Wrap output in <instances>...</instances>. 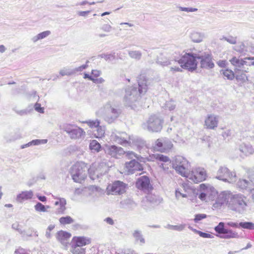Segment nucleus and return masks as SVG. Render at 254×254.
Instances as JSON below:
<instances>
[{
    "instance_id": "obj_1",
    "label": "nucleus",
    "mask_w": 254,
    "mask_h": 254,
    "mask_svg": "<svg viewBox=\"0 0 254 254\" xmlns=\"http://www.w3.org/2000/svg\"><path fill=\"white\" fill-rule=\"evenodd\" d=\"M138 78V88L134 86L127 87L123 100L125 106L133 110H135L138 106H141L139 101V97L147 89L146 79L142 75Z\"/></svg>"
},
{
    "instance_id": "obj_2",
    "label": "nucleus",
    "mask_w": 254,
    "mask_h": 254,
    "mask_svg": "<svg viewBox=\"0 0 254 254\" xmlns=\"http://www.w3.org/2000/svg\"><path fill=\"white\" fill-rule=\"evenodd\" d=\"M249 200L241 193L233 194L228 202V208L237 214H243L248 210Z\"/></svg>"
},
{
    "instance_id": "obj_3",
    "label": "nucleus",
    "mask_w": 254,
    "mask_h": 254,
    "mask_svg": "<svg viewBox=\"0 0 254 254\" xmlns=\"http://www.w3.org/2000/svg\"><path fill=\"white\" fill-rule=\"evenodd\" d=\"M227 226L232 228H240L239 223L234 222H228L226 223L220 222L214 227L215 231L218 234L216 236L220 238L228 239H238L240 236L237 232L232 229L227 228Z\"/></svg>"
},
{
    "instance_id": "obj_4",
    "label": "nucleus",
    "mask_w": 254,
    "mask_h": 254,
    "mask_svg": "<svg viewBox=\"0 0 254 254\" xmlns=\"http://www.w3.org/2000/svg\"><path fill=\"white\" fill-rule=\"evenodd\" d=\"M197 54L192 52L185 53L179 59H175L174 61L180 64L182 68L192 72L197 67Z\"/></svg>"
},
{
    "instance_id": "obj_5",
    "label": "nucleus",
    "mask_w": 254,
    "mask_h": 254,
    "mask_svg": "<svg viewBox=\"0 0 254 254\" xmlns=\"http://www.w3.org/2000/svg\"><path fill=\"white\" fill-rule=\"evenodd\" d=\"M87 167L83 162H77L70 169V175L74 182L81 183L87 177Z\"/></svg>"
},
{
    "instance_id": "obj_6",
    "label": "nucleus",
    "mask_w": 254,
    "mask_h": 254,
    "mask_svg": "<svg viewBox=\"0 0 254 254\" xmlns=\"http://www.w3.org/2000/svg\"><path fill=\"white\" fill-rule=\"evenodd\" d=\"M210 190L212 194L215 195L217 194V197L215 202L212 205L213 209H221L225 204L228 207V202L231 199L232 193L229 191H223L218 194L216 190L213 188H210Z\"/></svg>"
},
{
    "instance_id": "obj_7",
    "label": "nucleus",
    "mask_w": 254,
    "mask_h": 254,
    "mask_svg": "<svg viewBox=\"0 0 254 254\" xmlns=\"http://www.w3.org/2000/svg\"><path fill=\"white\" fill-rule=\"evenodd\" d=\"M172 165L173 168L178 174L186 177L190 171V164L185 157L180 155L175 156Z\"/></svg>"
},
{
    "instance_id": "obj_8",
    "label": "nucleus",
    "mask_w": 254,
    "mask_h": 254,
    "mask_svg": "<svg viewBox=\"0 0 254 254\" xmlns=\"http://www.w3.org/2000/svg\"><path fill=\"white\" fill-rule=\"evenodd\" d=\"M163 120L157 115H153L149 117L146 122L142 125L143 129L150 132H159L163 127Z\"/></svg>"
},
{
    "instance_id": "obj_9",
    "label": "nucleus",
    "mask_w": 254,
    "mask_h": 254,
    "mask_svg": "<svg viewBox=\"0 0 254 254\" xmlns=\"http://www.w3.org/2000/svg\"><path fill=\"white\" fill-rule=\"evenodd\" d=\"M106 114L104 116V120L109 124L114 122L121 114L122 111L112 106L110 104H107L105 106Z\"/></svg>"
},
{
    "instance_id": "obj_10",
    "label": "nucleus",
    "mask_w": 254,
    "mask_h": 254,
    "mask_svg": "<svg viewBox=\"0 0 254 254\" xmlns=\"http://www.w3.org/2000/svg\"><path fill=\"white\" fill-rule=\"evenodd\" d=\"M63 128L71 139L80 138L85 134V132L81 128L74 125H64Z\"/></svg>"
},
{
    "instance_id": "obj_11",
    "label": "nucleus",
    "mask_w": 254,
    "mask_h": 254,
    "mask_svg": "<svg viewBox=\"0 0 254 254\" xmlns=\"http://www.w3.org/2000/svg\"><path fill=\"white\" fill-rule=\"evenodd\" d=\"M236 173L234 172H231L228 168L225 166H221L217 171L216 178L222 180L223 182H232L235 180Z\"/></svg>"
},
{
    "instance_id": "obj_12",
    "label": "nucleus",
    "mask_w": 254,
    "mask_h": 254,
    "mask_svg": "<svg viewBox=\"0 0 254 254\" xmlns=\"http://www.w3.org/2000/svg\"><path fill=\"white\" fill-rule=\"evenodd\" d=\"M197 60H199L201 68L210 69L214 67L213 57L211 54L207 53L197 54Z\"/></svg>"
},
{
    "instance_id": "obj_13",
    "label": "nucleus",
    "mask_w": 254,
    "mask_h": 254,
    "mask_svg": "<svg viewBox=\"0 0 254 254\" xmlns=\"http://www.w3.org/2000/svg\"><path fill=\"white\" fill-rule=\"evenodd\" d=\"M237 187L240 190L251 192L254 188V172L249 174L247 179H240L237 183Z\"/></svg>"
},
{
    "instance_id": "obj_14",
    "label": "nucleus",
    "mask_w": 254,
    "mask_h": 254,
    "mask_svg": "<svg viewBox=\"0 0 254 254\" xmlns=\"http://www.w3.org/2000/svg\"><path fill=\"white\" fill-rule=\"evenodd\" d=\"M231 64H233L236 68H240V70L245 71V65H254V57L253 58H246L244 60L239 59L234 57L230 60Z\"/></svg>"
},
{
    "instance_id": "obj_15",
    "label": "nucleus",
    "mask_w": 254,
    "mask_h": 254,
    "mask_svg": "<svg viewBox=\"0 0 254 254\" xmlns=\"http://www.w3.org/2000/svg\"><path fill=\"white\" fill-rule=\"evenodd\" d=\"M206 174L204 169H196L191 171H189L186 178L195 183H198L206 179Z\"/></svg>"
},
{
    "instance_id": "obj_16",
    "label": "nucleus",
    "mask_w": 254,
    "mask_h": 254,
    "mask_svg": "<svg viewBox=\"0 0 254 254\" xmlns=\"http://www.w3.org/2000/svg\"><path fill=\"white\" fill-rule=\"evenodd\" d=\"M127 185L120 181H116L107 187L108 191L113 194H122L125 192Z\"/></svg>"
},
{
    "instance_id": "obj_17",
    "label": "nucleus",
    "mask_w": 254,
    "mask_h": 254,
    "mask_svg": "<svg viewBox=\"0 0 254 254\" xmlns=\"http://www.w3.org/2000/svg\"><path fill=\"white\" fill-rule=\"evenodd\" d=\"M136 188L146 192H149L153 189L148 177L143 176L139 178L136 183Z\"/></svg>"
},
{
    "instance_id": "obj_18",
    "label": "nucleus",
    "mask_w": 254,
    "mask_h": 254,
    "mask_svg": "<svg viewBox=\"0 0 254 254\" xmlns=\"http://www.w3.org/2000/svg\"><path fill=\"white\" fill-rule=\"evenodd\" d=\"M125 165L127 174H132L136 171H141L143 170V167L141 164L135 159H132L129 162H126Z\"/></svg>"
},
{
    "instance_id": "obj_19",
    "label": "nucleus",
    "mask_w": 254,
    "mask_h": 254,
    "mask_svg": "<svg viewBox=\"0 0 254 254\" xmlns=\"http://www.w3.org/2000/svg\"><path fill=\"white\" fill-rule=\"evenodd\" d=\"M103 150L105 153L113 157H117L118 154L121 153L122 148L115 145L105 144L103 146Z\"/></svg>"
},
{
    "instance_id": "obj_20",
    "label": "nucleus",
    "mask_w": 254,
    "mask_h": 254,
    "mask_svg": "<svg viewBox=\"0 0 254 254\" xmlns=\"http://www.w3.org/2000/svg\"><path fill=\"white\" fill-rule=\"evenodd\" d=\"M91 243V239L84 236L73 237L70 245H76V246L82 247L87 245Z\"/></svg>"
},
{
    "instance_id": "obj_21",
    "label": "nucleus",
    "mask_w": 254,
    "mask_h": 254,
    "mask_svg": "<svg viewBox=\"0 0 254 254\" xmlns=\"http://www.w3.org/2000/svg\"><path fill=\"white\" fill-rule=\"evenodd\" d=\"M173 61L167 55L161 54L157 58L156 63L162 66H166L172 64V62Z\"/></svg>"
},
{
    "instance_id": "obj_22",
    "label": "nucleus",
    "mask_w": 254,
    "mask_h": 254,
    "mask_svg": "<svg viewBox=\"0 0 254 254\" xmlns=\"http://www.w3.org/2000/svg\"><path fill=\"white\" fill-rule=\"evenodd\" d=\"M239 150L245 156H248L254 153V148L250 143H242L239 146Z\"/></svg>"
},
{
    "instance_id": "obj_23",
    "label": "nucleus",
    "mask_w": 254,
    "mask_h": 254,
    "mask_svg": "<svg viewBox=\"0 0 254 254\" xmlns=\"http://www.w3.org/2000/svg\"><path fill=\"white\" fill-rule=\"evenodd\" d=\"M218 120L217 118L213 115H208L205 121V126L207 128L214 129L217 127Z\"/></svg>"
},
{
    "instance_id": "obj_24",
    "label": "nucleus",
    "mask_w": 254,
    "mask_h": 254,
    "mask_svg": "<svg viewBox=\"0 0 254 254\" xmlns=\"http://www.w3.org/2000/svg\"><path fill=\"white\" fill-rule=\"evenodd\" d=\"M84 189L85 191L88 192V195L93 197H98L103 192V190L96 186H90Z\"/></svg>"
},
{
    "instance_id": "obj_25",
    "label": "nucleus",
    "mask_w": 254,
    "mask_h": 254,
    "mask_svg": "<svg viewBox=\"0 0 254 254\" xmlns=\"http://www.w3.org/2000/svg\"><path fill=\"white\" fill-rule=\"evenodd\" d=\"M66 204V200L64 198H59V201L55 203V205H59L60 207L57 208L56 213L57 214H64L66 210L65 205Z\"/></svg>"
},
{
    "instance_id": "obj_26",
    "label": "nucleus",
    "mask_w": 254,
    "mask_h": 254,
    "mask_svg": "<svg viewBox=\"0 0 254 254\" xmlns=\"http://www.w3.org/2000/svg\"><path fill=\"white\" fill-rule=\"evenodd\" d=\"M71 236L70 233L61 230L57 233V238L61 243L64 244L66 243V241Z\"/></svg>"
},
{
    "instance_id": "obj_27",
    "label": "nucleus",
    "mask_w": 254,
    "mask_h": 254,
    "mask_svg": "<svg viewBox=\"0 0 254 254\" xmlns=\"http://www.w3.org/2000/svg\"><path fill=\"white\" fill-rule=\"evenodd\" d=\"M33 196L32 190L24 191L17 195V200L21 201L24 200L31 199Z\"/></svg>"
},
{
    "instance_id": "obj_28",
    "label": "nucleus",
    "mask_w": 254,
    "mask_h": 254,
    "mask_svg": "<svg viewBox=\"0 0 254 254\" xmlns=\"http://www.w3.org/2000/svg\"><path fill=\"white\" fill-rule=\"evenodd\" d=\"M132 236L137 242H139L140 245H143L145 244V241L143 237L141 232L139 230H134L132 233Z\"/></svg>"
},
{
    "instance_id": "obj_29",
    "label": "nucleus",
    "mask_w": 254,
    "mask_h": 254,
    "mask_svg": "<svg viewBox=\"0 0 254 254\" xmlns=\"http://www.w3.org/2000/svg\"><path fill=\"white\" fill-rule=\"evenodd\" d=\"M89 148L93 152H99L100 151L103 150L100 144L96 140H92L91 141L89 144Z\"/></svg>"
},
{
    "instance_id": "obj_30",
    "label": "nucleus",
    "mask_w": 254,
    "mask_h": 254,
    "mask_svg": "<svg viewBox=\"0 0 254 254\" xmlns=\"http://www.w3.org/2000/svg\"><path fill=\"white\" fill-rule=\"evenodd\" d=\"M47 139H34L31 141L21 146V148H25L32 145H38L39 144H44L47 143Z\"/></svg>"
},
{
    "instance_id": "obj_31",
    "label": "nucleus",
    "mask_w": 254,
    "mask_h": 254,
    "mask_svg": "<svg viewBox=\"0 0 254 254\" xmlns=\"http://www.w3.org/2000/svg\"><path fill=\"white\" fill-rule=\"evenodd\" d=\"M190 37L193 42L199 43L202 41L203 36L199 32L194 31L191 33Z\"/></svg>"
},
{
    "instance_id": "obj_32",
    "label": "nucleus",
    "mask_w": 254,
    "mask_h": 254,
    "mask_svg": "<svg viewBox=\"0 0 254 254\" xmlns=\"http://www.w3.org/2000/svg\"><path fill=\"white\" fill-rule=\"evenodd\" d=\"M51 31L49 30L43 31L33 37L31 40L34 43H35L39 40L44 39L48 37L51 34Z\"/></svg>"
},
{
    "instance_id": "obj_33",
    "label": "nucleus",
    "mask_w": 254,
    "mask_h": 254,
    "mask_svg": "<svg viewBox=\"0 0 254 254\" xmlns=\"http://www.w3.org/2000/svg\"><path fill=\"white\" fill-rule=\"evenodd\" d=\"M164 138H158L153 146L154 149L161 152H163Z\"/></svg>"
},
{
    "instance_id": "obj_34",
    "label": "nucleus",
    "mask_w": 254,
    "mask_h": 254,
    "mask_svg": "<svg viewBox=\"0 0 254 254\" xmlns=\"http://www.w3.org/2000/svg\"><path fill=\"white\" fill-rule=\"evenodd\" d=\"M200 188L201 190H202L204 191L201 192L198 194V197L201 200H205L206 198V196L207 195V193L208 192V189L203 184H202L200 185Z\"/></svg>"
},
{
    "instance_id": "obj_35",
    "label": "nucleus",
    "mask_w": 254,
    "mask_h": 254,
    "mask_svg": "<svg viewBox=\"0 0 254 254\" xmlns=\"http://www.w3.org/2000/svg\"><path fill=\"white\" fill-rule=\"evenodd\" d=\"M71 245L70 251L72 254H85V249L82 247L76 246V245Z\"/></svg>"
},
{
    "instance_id": "obj_36",
    "label": "nucleus",
    "mask_w": 254,
    "mask_h": 254,
    "mask_svg": "<svg viewBox=\"0 0 254 254\" xmlns=\"http://www.w3.org/2000/svg\"><path fill=\"white\" fill-rule=\"evenodd\" d=\"M146 198L148 201L155 204H159L162 200V198L153 194H148Z\"/></svg>"
},
{
    "instance_id": "obj_37",
    "label": "nucleus",
    "mask_w": 254,
    "mask_h": 254,
    "mask_svg": "<svg viewBox=\"0 0 254 254\" xmlns=\"http://www.w3.org/2000/svg\"><path fill=\"white\" fill-rule=\"evenodd\" d=\"M186 225L185 224H182L179 225H172L168 224L165 227L167 229L173 230L177 231H182L186 227Z\"/></svg>"
},
{
    "instance_id": "obj_38",
    "label": "nucleus",
    "mask_w": 254,
    "mask_h": 254,
    "mask_svg": "<svg viewBox=\"0 0 254 254\" xmlns=\"http://www.w3.org/2000/svg\"><path fill=\"white\" fill-rule=\"evenodd\" d=\"M99 57L103 58L106 61H112L116 59V55L115 52L111 53L102 54L99 55Z\"/></svg>"
},
{
    "instance_id": "obj_39",
    "label": "nucleus",
    "mask_w": 254,
    "mask_h": 254,
    "mask_svg": "<svg viewBox=\"0 0 254 254\" xmlns=\"http://www.w3.org/2000/svg\"><path fill=\"white\" fill-rule=\"evenodd\" d=\"M128 54L131 58L136 60H139L142 56V53L139 51H128Z\"/></svg>"
},
{
    "instance_id": "obj_40",
    "label": "nucleus",
    "mask_w": 254,
    "mask_h": 254,
    "mask_svg": "<svg viewBox=\"0 0 254 254\" xmlns=\"http://www.w3.org/2000/svg\"><path fill=\"white\" fill-rule=\"evenodd\" d=\"M240 227L248 230H254V223L252 222H241L239 223Z\"/></svg>"
},
{
    "instance_id": "obj_41",
    "label": "nucleus",
    "mask_w": 254,
    "mask_h": 254,
    "mask_svg": "<svg viewBox=\"0 0 254 254\" xmlns=\"http://www.w3.org/2000/svg\"><path fill=\"white\" fill-rule=\"evenodd\" d=\"M59 222L61 224L66 225L71 224L74 222V220L69 216L62 217L59 219Z\"/></svg>"
},
{
    "instance_id": "obj_42",
    "label": "nucleus",
    "mask_w": 254,
    "mask_h": 254,
    "mask_svg": "<svg viewBox=\"0 0 254 254\" xmlns=\"http://www.w3.org/2000/svg\"><path fill=\"white\" fill-rule=\"evenodd\" d=\"M172 142L166 138H164L163 152H166L173 147Z\"/></svg>"
},
{
    "instance_id": "obj_43",
    "label": "nucleus",
    "mask_w": 254,
    "mask_h": 254,
    "mask_svg": "<svg viewBox=\"0 0 254 254\" xmlns=\"http://www.w3.org/2000/svg\"><path fill=\"white\" fill-rule=\"evenodd\" d=\"M74 74V71L67 67H64L60 71V74L62 76H70Z\"/></svg>"
},
{
    "instance_id": "obj_44",
    "label": "nucleus",
    "mask_w": 254,
    "mask_h": 254,
    "mask_svg": "<svg viewBox=\"0 0 254 254\" xmlns=\"http://www.w3.org/2000/svg\"><path fill=\"white\" fill-rule=\"evenodd\" d=\"M35 210L38 212H48V210H46V206L42 203L38 202L34 206Z\"/></svg>"
},
{
    "instance_id": "obj_45",
    "label": "nucleus",
    "mask_w": 254,
    "mask_h": 254,
    "mask_svg": "<svg viewBox=\"0 0 254 254\" xmlns=\"http://www.w3.org/2000/svg\"><path fill=\"white\" fill-rule=\"evenodd\" d=\"M164 107L165 109H168L169 111H172L175 109L176 107V104L175 101L171 99L168 101H166Z\"/></svg>"
},
{
    "instance_id": "obj_46",
    "label": "nucleus",
    "mask_w": 254,
    "mask_h": 254,
    "mask_svg": "<svg viewBox=\"0 0 254 254\" xmlns=\"http://www.w3.org/2000/svg\"><path fill=\"white\" fill-rule=\"evenodd\" d=\"M220 39L221 40L226 41L231 44H235L237 42V38L232 36H229L228 37L223 36Z\"/></svg>"
},
{
    "instance_id": "obj_47",
    "label": "nucleus",
    "mask_w": 254,
    "mask_h": 254,
    "mask_svg": "<svg viewBox=\"0 0 254 254\" xmlns=\"http://www.w3.org/2000/svg\"><path fill=\"white\" fill-rule=\"evenodd\" d=\"M84 123H86L91 128L99 127L100 123L98 120L86 121Z\"/></svg>"
},
{
    "instance_id": "obj_48",
    "label": "nucleus",
    "mask_w": 254,
    "mask_h": 254,
    "mask_svg": "<svg viewBox=\"0 0 254 254\" xmlns=\"http://www.w3.org/2000/svg\"><path fill=\"white\" fill-rule=\"evenodd\" d=\"M224 76L227 78L228 79L232 80L234 78V73L231 70L228 69H225L223 71Z\"/></svg>"
},
{
    "instance_id": "obj_49",
    "label": "nucleus",
    "mask_w": 254,
    "mask_h": 254,
    "mask_svg": "<svg viewBox=\"0 0 254 254\" xmlns=\"http://www.w3.org/2000/svg\"><path fill=\"white\" fill-rule=\"evenodd\" d=\"M154 157L158 160L163 162H167L170 161L168 157L160 154H154Z\"/></svg>"
},
{
    "instance_id": "obj_50",
    "label": "nucleus",
    "mask_w": 254,
    "mask_h": 254,
    "mask_svg": "<svg viewBox=\"0 0 254 254\" xmlns=\"http://www.w3.org/2000/svg\"><path fill=\"white\" fill-rule=\"evenodd\" d=\"M125 204L127 208L133 209L136 206V204L134 201L130 199H127L125 201Z\"/></svg>"
},
{
    "instance_id": "obj_51",
    "label": "nucleus",
    "mask_w": 254,
    "mask_h": 254,
    "mask_svg": "<svg viewBox=\"0 0 254 254\" xmlns=\"http://www.w3.org/2000/svg\"><path fill=\"white\" fill-rule=\"evenodd\" d=\"M207 215L205 214H197L195 215L193 219L195 223H198L199 221L206 218Z\"/></svg>"
},
{
    "instance_id": "obj_52",
    "label": "nucleus",
    "mask_w": 254,
    "mask_h": 254,
    "mask_svg": "<svg viewBox=\"0 0 254 254\" xmlns=\"http://www.w3.org/2000/svg\"><path fill=\"white\" fill-rule=\"evenodd\" d=\"M89 63L88 61H87L86 62V64H83L79 67H77L74 69H73V71H74V73H75L77 72H80L83 70L84 69H86L88 67L87 64Z\"/></svg>"
},
{
    "instance_id": "obj_53",
    "label": "nucleus",
    "mask_w": 254,
    "mask_h": 254,
    "mask_svg": "<svg viewBox=\"0 0 254 254\" xmlns=\"http://www.w3.org/2000/svg\"><path fill=\"white\" fill-rule=\"evenodd\" d=\"M179 8L181 11H186L187 12H194V11H196L197 10V8H192V7H185L179 6Z\"/></svg>"
},
{
    "instance_id": "obj_54",
    "label": "nucleus",
    "mask_w": 254,
    "mask_h": 254,
    "mask_svg": "<svg viewBox=\"0 0 254 254\" xmlns=\"http://www.w3.org/2000/svg\"><path fill=\"white\" fill-rule=\"evenodd\" d=\"M245 45L244 44L241 43L239 45H238L234 47V50L240 53H243L244 51Z\"/></svg>"
},
{
    "instance_id": "obj_55",
    "label": "nucleus",
    "mask_w": 254,
    "mask_h": 254,
    "mask_svg": "<svg viewBox=\"0 0 254 254\" xmlns=\"http://www.w3.org/2000/svg\"><path fill=\"white\" fill-rule=\"evenodd\" d=\"M182 189H177L176 190V197H178L179 196H182L183 197H187L188 195L186 193H182Z\"/></svg>"
},
{
    "instance_id": "obj_56",
    "label": "nucleus",
    "mask_w": 254,
    "mask_h": 254,
    "mask_svg": "<svg viewBox=\"0 0 254 254\" xmlns=\"http://www.w3.org/2000/svg\"><path fill=\"white\" fill-rule=\"evenodd\" d=\"M198 234L199 235L200 237L204 238H213L214 237L212 235L209 233H206L201 231L198 232Z\"/></svg>"
},
{
    "instance_id": "obj_57",
    "label": "nucleus",
    "mask_w": 254,
    "mask_h": 254,
    "mask_svg": "<svg viewBox=\"0 0 254 254\" xmlns=\"http://www.w3.org/2000/svg\"><path fill=\"white\" fill-rule=\"evenodd\" d=\"M115 139L117 142L121 144H126L127 142L126 139H124V138H122V137H120L118 135H116Z\"/></svg>"
},
{
    "instance_id": "obj_58",
    "label": "nucleus",
    "mask_w": 254,
    "mask_h": 254,
    "mask_svg": "<svg viewBox=\"0 0 254 254\" xmlns=\"http://www.w3.org/2000/svg\"><path fill=\"white\" fill-rule=\"evenodd\" d=\"M34 108L35 110L40 113H43L44 112V109L43 108L41 107L40 104L36 103L35 104Z\"/></svg>"
},
{
    "instance_id": "obj_59",
    "label": "nucleus",
    "mask_w": 254,
    "mask_h": 254,
    "mask_svg": "<svg viewBox=\"0 0 254 254\" xmlns=\"http://www.w3.org/2000/svg\"><path fill=\"white\" fill-rule=\"evenodd\" d=\"M101 29L105 32H109L111 31L112 27L110 25L104 24L102 26Z\"/></svg>"
},
{
    "instance_id": "obj_60",
    "label": "nucleus",
    "mask_w": 254,
    "mask_h": 254,
    "mask_svg": "<svg viewBox=\"0 0 254 254\" xmlns=\"http://www.w3.org/2000/svg\"><path fill=\"white\" fill-rule=\"evenodd\" d=\"M182 68H183L179 67V66H174L170 67V71L172 72L173 73L177 72H182Z\"/></svg>"
},
{
    "instance_id": "obj_61",
    "label": "nucleus",
    "mask_w": 254,
    "mask_h": 254,
    "mask_svg": "<svg viewBox=\"0 0 254 254\" xmlns=\"http://www.w3.org/2000/svg\"><path fill=\"white\" fill-rule=\"evenodd\" d=\"M115 254H138L134 251L127 249L125 250L124 252L121 253H116Z\"/></svg>"
},
{
    "instance_id": "obj_62",
    "label": "nucleus",
    "mask_w": 254,
    "mask_h": 254,
    "mask_svg": "<svg viewBox=\"0 0 254 254\" xmlns=\"http://www.w3.org/2000/svg\"><path fill=\"white\" fill-rule=\"evenodd\" d=\"M236 79L237 80H242L243 82H245L246 80H248V77L246 76L245 74H242L241 75H237L236 76Z\"/></svg>"
},
{
    "instance_id": "obj_63",
    "label": "nucleus",
    "mask_w": 254,
    "mask_h": 254,
    "mask_svg": "<svg viewBox=\"0 0 254 254\" xmlns=\"http://www.w3.org/2000/svg\"><path fill=\"white\" fill-rule=\"evenodd\" d=\"M127 156L130 159L132 158L133 157L138 159V155L132 151H128L127 152Z\"/></svg>"
},
{
    "instance_id": "obj_64",
    "label": "nucleus",
    "mask_w": 254,
    "mask_h": 254,
    "mask_svg": "<svg viewBox=\"0 0 254 254\" xmlns=\"http://www.w3.org/2000/svg\"><path fill=\"white\" fill-rule=\"evenodd\" d=\"M104 221L110 225H114L115 224L114 220L111 217H107L104 219Z\"/></svg>"
}]
</instances>
